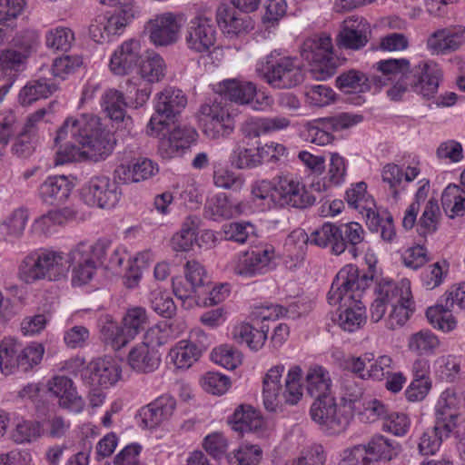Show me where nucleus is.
I'll use <instances>...</instances> for the list:
<instances>
[{"label":"nucleus","mask_w":465,"mask_h":465,"mask_svg":"<svg viewBox=\"0 0 465 465\" xmlns=\"http://www.w3.org/2000/svg\"><path fill=\"white\" fill-rule=\"evenodd\" d=\"M54 143L58 146L54 163L62 165L84 157L94 162L104 160L112 153L115 141L99 117L83 114L64 120Z\"/></svg>","instance_id":"nucleus-1"},{"label":"nucleus","mask_w":465,"mask_h":465,"mask_svg":"<svg viewBox=\"0 0 465 465\" xmlns=\"http://www.w3.org/2000/svg\"><path fill=\"white\" fill-rule=\"evenodd\" d=\"M366 283L358 268L348 264L339 271L328 292L329 303L340 306L338 325L346 331H355L366 322V309L361 302Z\"/></svg>","instance_id":"nucleus-2"},{"label":"nucleus","mask_w":465,"mask_h":465,"mask_svg":"<svg viewBox=\"0 0 465 465\" xmlns=\"http://www.w3.org/2000/svg\"><path fill=\"white\" fill-rule=\"evenodd\" d=\"M284 371L285 366L278 363L268 369L262 377V401L268 411L282 412L286 406L297 405L302 399V368L299 365L290 367L282 384Z\"/></svg>","instance_id":"nucleus-3"},{"label":"nucleus","mask_w":465,"mask_h":465,"mask_svg":"<svg viewBox=\"0 0 465 465\" xmlns=\"http://www.w3.org/2000/svg\"><path fill=\"white\" fill-rule=\"evenodd\" d=\"M70 270V252L40 248L28 253L18 267V278L26 284L65 279Z\"/></svg>","instance_id":"nucleus-4"},{"label":"nucleus","mask_w":465,"mask_h":465,"mask_svg":"<svg viewBox=\"0 0 465 465\" xmlns=\"http://www.w3.org/2000/svg\"><path fill=\"white\" fill-rule=\"evenodd\" d=\"M44 353L45 347L41 343L32 341L23 346L15 337H4L0 341V371L6 376L30 371L40 364Z\"/></svg>","instance_id":"nucleus-5"},{"label":"nucleus","mask_w":465,"mask_h":465,"mask_svg":"<svg viewBox=\"0 0 465 465\" xmlns=\"http://www.w3.org/2000/svg\"><path fill=\"white\" fill-rule=\"evenodd\" d=\"M364 182L353 184L346 191V201L350 207L357 210L366 220L372 232H392V216L385 210H378L373 198L367 194Z\"/></svg>","instance_id":"nucleus-6"},{"label":"nucleus","mask_w":465,"mask_h":465,"mask_svg":"<svg viewBox=\"0 0 465 465\" xmlns=\"http://www.w3.org/2000/svg\"><path fill=\"white\" fill-rule=\"evenodd\" d=\"M361 121V115L350 113L317 118L303 124L302 135L308 143L325 146L334 141V132L349 129Z\"/></svg>","instance_id":"nucleus-7"},{"label":"nucleus","mask_w":465,"mask_h":465,"mask_svg":"<svg viewBox=\"0 0 465 465\" xmlns=\"http://www.w3.org/2000/svg\"><path fill=\"white\" fill-rule=\"evenodd\" d=\"M312 420L330 434L340 433L349 425L353 407L350 404H337L333 396L316 399L311 406Z\"/></svg>","instance_id":"nucleus-8"},{"label":"nucleus","mask_w":465,"mask_h":465,"mask_svg":"<svg viewBox=\"0 0 465 465\" xmlns=\"http://www.w3.org/2000/svg\"><path fill=\"white\" fill-rule=\"evenodd\" d=\"M301 55L312 64V72L317 79L325 80L334 74L336 63L329 35L322 34L306 39L301 46Z\"/></svg>","instance_id":"nucleus-9"},{"label":"nucleus","mask_w":465,"mask_h":465,"mask_svg":"<svg viewBox=\"0 0 465 465\" xmlns=\"http://www.w3.org/2000/svg\"><path fill=\"white\" fill-rule=\"evenodd\" d=\"M186 104L187 98L182 90L164 88L155 96V114L147 124L146 133L151 136H159L165 129L167 121L181 114Z\"/></svg>","instance_id":"nucleus-10"},{"label":"nucleus","mask_w":465,"mask_h":465,"mask_svg":"<svg viewBox=\"0 0 465 465\" xmlns=\"http://www.w3.org/2000/svg\"><path fill=\"white\" fill-rule=\"evenodd\" d=\"M277 255L272 246L262 249L242 252L229 262L228 269L242 278L264 275L276 267Z\"/></svg>","instance_id":"nucleus-11"},{"label":"nucleus","mask_w":465,"mask_h":465,"mask_svg":"<svg viewBox=\"0 0 465 465\" xmlns=\"http://www.w3.org/2000/svg\"><path fill=\"white\" fill-rule=\"evenodd\" d=\"M465 309V283L451 286L441 297L440 302L430 306L426 311L429 322L435 328L444 332L454 330L457 322L450 311L454 306Z\"/></svg>","instance_id":"nucleus-12"},{"label":"nucleus","mask_w":465,"mask_h":465,"mask_svg":"<svg viewBox=\"0 0 465 465\" xmlns=\"http://www.w3.org/2000/svg\"><path fill=\"white\" fill-rule=\"evenodd\" d=\"M264 78L275 88H292L303 81L302 66L296 58H277L273 53L267 56Z\"/></svg>","instance_id":"nucleus-13"},{"label":"nucleus","mask_w":465,"mask_h":465,"mask_svg":"<svg viewBox=\"0 0 465 465\" xmlns=\"http://www.w3.org/2000/svg\"><path fill=\"white\" fill-rule=\"evenodd\" d=\"M316 199L309 193L299 178L291 173L274 177V202L281 207L305 208Z\"/></svg>","instance_id":"nucleus-14"},{"label":"nucleus","mask_w":465,"mask_h":465,"mask_svg":"<svg viewBox=\"0 0 465 465\" xmlns=\"http://www.w3.org/2000/svg\"><path fill=\"white\" fill-rule=\"evenodd\" d=\"M184 21L182 13L164 12L154 15L147 23L150 41L155 46H169L176 44L181 36Z\"/></svg>","instance_id":"nucleus-15"},{"label":"nucleus","mask_w":465,"mask_h":465,"mask_svg":"<svg viewBox=\"0 0 465 465\" xmlns=\"http://www.w3.org/2000/svg\"><path fill=\"white\" fill-rule=\"evenodd\" d=\"M80 196L88 206L110 209L117 204L121 193L114 181L107 176H96L82 187Z\"/></svg>","instance_id":"nucleus-16"},{"label":"nucleus","mask_w":465,"mask_h":465,"mask_svg":"<svg viewBox=\"0 0 465 465\" xmlns=\"http://www.w3.org/2000/svg\"><path fill=\"white\" fill-rule=\"evenodd\" d=\"M216 92L224 98L241 105H251L255 111H262L270 105V98L257 97V89L253 83L239 79H225L216 88Z\"/></svg>","instance_id":"nucleus-17"},{"label":"nucleus","mask_w":465,"mask_h":465,"mask_svg":"<svg viewBox=\"0 0 465 465\" xmlns=\"http://www.w3.org/2000/svg\"><path fill=\"white\" fill-rule=\"evenodd\" d=\"M463 401L464 392L454 388H448L440 393L435 406V416L437 424L443 426L446 434L462 427Z\"/></svg>","instance_id":"nucleus-18"},{"label":"nucleus","mask_w":465,"mask_h":465,"mask_svg":"<svg viewBox=\"0 0 465 465\" xmlns=\"http://www.w3.org/2000/svg\"><path fill=\"white\" fill-rule=\"evenodd\" d=\"M200 122L204 134L210 139L229 136L234 130V121L222 103L215 99L200 109Z\"/></svg>","instance_id":"nucleus-19"},{"label":"nucleus","mask_w":465,"mask_h":465,"mask_svg":"<svg viewBox=\"0 0 465 465\" xmlns=\"http://www.w3.org/2000/svg\"><path fill=\"white\" fill-rule=\"evenodd\" d=\"M216 35L213 20L205 15H197L187 25L184 41L191 51L197 54L208 53L216 42Z\"/></svg>","instance_id":"nucleus-20"},{"label":"nucleus","mask_w":465,"mask_h":465,"mask_svg":"<svg viewBox=\"0 0 465 465\" xmlns=\"http://www.w3.org/2000/svg\"><path fill=\"white\" fill-rule=\"evenodd\" d=\"M296 242L301 244L294 254L295 262L289 265L290 269L297 267L302 262L305 245L311 244L321 248L331 247V252L335 254L342 253L347 247L343 234H289L286 241L288 251L291 252Z\"/></svg>","instance_id":"nucleus-21"},{"label":"nucleus","mask_w":465,"mask_h":465,"mask_svg":"<svg viewBox=\"0 0 465 465\" xmlns=\"http://www.w3.org/2000/svg\"><path fill=\"white\" fill-rule=\"evenodd\" d=\"M441 69L433 61H420L411 72L408 88L424 98L433 97L438 91Z\"/></svg>","instance_id":"nucleus-22"},{"label":"nucleus","mask_w":465,"mask_h":465,"mask_svg":"<svg viewBox=\"0 0 465 465\" xmlns=\"http://www.w3.org/2000/svg\"><path fill=\"white\" fill-rule=\"evenodd\" d=\"M384 78L383 84L388 81H396V84L388 90V95L392 100H399L408 90L410 78V61L405 58L386 59L377 62L374 65Z\"/></svg>","instance_id":"nucleus-23"},{"label":"nucleus","mask_w":465,"mask_h":465,"mask_svg":"<svg viewBox=\"0 0 465 465\" xmlns=\"http://www.w3.org/2000/svg\"><path fill=\"white\" fill-rule=\"evenodd\" d=\"M175 400L168 395L159 396L153 401L140 409L136 420L143 429L152 430L167 421L173 414Z\"/></svg>","instance_id":"nucleus-24"},{"label":"nucleus","mask_w":465,"mask_h":465,"mask_svg":"<svg viewBox=\"0 0 465 465\" xmlns=\"http://www.w3.org/2000/svg\"><path fill=\"white\" fill-rule=\"evenodd\" d=\"M415 311L411 282L401 279L399 282V290L392 298V306L386 320L388 328L394 330L403 326Z\"/></svg>","instance_id":"nucleus-25"},{"label":"nucleus","mask_w":465,"mask_h":465,"mask_svg":"<svg viewBox=\"0 0 465 465\" xmlns=\"http://www.w3.org/2000/svg\"><path fill=\"white\" fill-rule=\"evenodd\" d=\"M84 376L94 386L111 387L122 377L121 363L113 357L95 359L89 362Z\"/></svg>","instance_id":"nucleus-26"},{"label":"nucleus","mask_w":465,"mask_h":465,"mask_svg":"<svg viewBox=\"0 0 465 465\" xmlns=\"http://www.w3.org/2000/svg\"><path fill=\"white\" fill-rule=\"evenodd\" d=\"M142 58V45L139 40L129 39L113 53L109 67L117 75L130 74Z\"/></svg>","instance_id":"nucleus-27"},{"label":"nucleus","mask_w":465,"mask_h":465,"mask_svg":"<svg viewBox=\"0 0 465 465\" xmlns=\"http://www.w3.org/2000/svg\"><path fill=\"white\" fill-rule=\"evenodd\" d=\"M48 391L58 400L59 405L72 412L84 410V401L78 395L74 382L65 376H55L47 383Z\"/></svg>","instance_id":"nucleus-28"},{"label":"nucleus","mask_w":465,"mask_h":465,"mask_svg":"<svg viewBox=\"0 0 465 465\" xmlns=\"http://www.w3.org/2000/svg\"><path fill=\"white\" fill-rule=\"evenodd\" d=\"M369 25L363 18H350L343 22L336 42L340 48L360 50L369 41Z\"/></svg>","instance_id":"nucleus-29"},{"label":"nucleus","mask_w":465,"mask_h":465,"mask_svg":"<svg viewBox=\"0 0 465 465\" xmlns=\"http://www.w3.org/2000/svg\"><path fill=\"white\" fill-rule=\"evenodd\" d=\"M216 21L223 33L229 36H235L252 29L251 18L240 14L236 8L227 5H221L216 11Z\"/></svg>","instance_id":"nucleus-30"},{"label":"nucleus","mask_w":465,"mask_h":465,"mask_svg":"<svg viewBox=\"0 0 465 465\" xmlns=\"http://www.w3.org/2000/svg\"><path fill=\"white\" fill-rule=\"evenodd\" d=\"M101 105L106 115L116 124H121L128 134L131 133L134 122L126 115V103L123 93L115 89H108L102 95Z\"/></svg>","instance_id":"nucleus-31"},{"label":"nucleus","mask_w":465,"mask_h":465,"mask_svg":"<svg viewBox=\"0 0 465 465\" xmlns=\"http://www.w3.org/2000/svg\"><path fill=\"white\" fill-rule=\"evenodd\" d=\"M88 248L76 246L70 252V265L73 264L72 283L82 286L94 276L98 264L88 256Z\"/></svg>","instance_id":"nucleus-32"},{"label":"nucleus","mask_w":465,"mask_h":465,"mask_svg":"<svg viewBox=\"0 0 465 465\" xmlns=\"http://www.w3.org/2000/svg\"><path fill=\"white\" fill-rule=\"evenodd\" d=\"M73 188L64 175L47 177L39 187L40 198L50 205H59L66 201Z\"/></svg>","instance_id":"nucleus-33"},{"label":"nucleus","mask_w":465,"mask_h":465,"mask_svg":"<svg viewBox=\"0 0 465 465\" xmlns=\"http://www.w3.org/2000/svg\"><path fill=\"white\" fill-rule=\"evenodd\" d=\"M158 166L152 160L139 158L131 164H121L115 171V177L124 183H139L153 176Z\"/></svg>","instance_id":"nucleus-34"},{"label":"nucleus","mask_w":465,"mask_h":465,"mask_svg":"<svg viewBox=\"0 0 465 465\" xmlns=\"http://www.w3.org/2000/svg\"><path fill=\"white\" fill-rule=\"evenodd\" d=\"M269 328L267 326L255 327L247 322H237L232 326L231 338L240 344H246L252 351L261 350L266 340Z\"/></svg>","instance_id":"nucleus-35"},{"label":"nucleus","mask_w":465,"mask_h":465,"mask_svg":"<svg viewBox=\"0 0 465 465\" xmlns=\"http://www.w3.org/2000/svg\"><path fill=\"white\" fill-rule=\"evenodd\" d=\"M58 90V84L54 79L40 77L29 81L18 94V102L23 106L31 105L39 99H45Z\"/></svg>","instance_id":"nucleus-36"},{"label":"nucleus","mask_w":465,"mask_h":465,"mask_svg":"<svg viewBox=\"0 0 465 465\" xmlns=\"http://www.w3.org/2000/svg\"><path fill=\"white\" fill-rule=\"evenodd\" d=\"M305 388L308 394L320 399L331 395V379L329 371L321 365H312L305 373Z\"/></svg>","instance_id":"nucleus-37"},{"label":"nucleus","mask_w":465,"mask_h":465,"mask_svg":"<svg viewBox=\"0 0 465 465\" xmlns=\"http://www.w3.org/2000/svg\"><path fill=\"white\" fill-rule=\"evenodd\" d=\"M160 362L158 351L147 346V343L136 345L128 354L129 365L138 372H152L158 368Z\"/></svg>","instance_id":"nucleus-38"},{"label":"nucleus","mask_w":465,"mask_h":465,"mask_svg":"<svg viewBox=\"0 0 465 465\" xmlns=\"http://www.w3.org/2000/svg\"><path fill=\"white\" fill-rule=\"evenodd\" d=\"M364 446L368 462L379 460H391L401 451V445L385 436L375 435Z\"/></svg>","instance_id":"nucleus-39"},{"label":"nucleus","mask_w":465,"mask_h":465,"mask_svg":"<svg viewBox=\"0 0 465 465\" xmlns=\"http://www.w3.org/2000/svg\"><path fill=\"white\" fill-rule=\"evenodd\" d=\"M233 430L240 433L256 432L263 426L261 414L250 405L239 406L229 420Z\"/></svg>","instance_id":"nucleus-40"},{"label":"nucleus","mask_w":465,"mask_h":465,"mask_svg":"<svg viewBox=\"0 0 465 465\" xmlns=\"http://www.w3.org/2000/svg\"><path fill=\"white\" fill-rule=\"evenodd\" d=\"M201 349L189 340L177 341L169 351L168 358L175 368L187 370L201 357Z\"/></svg>","instance_id":"nucleus-41"},{"label":"nucleus","mask_w":465,"mask_h":465,"mask_svg":"<svg viewBox=\"0 0 465 465\" xmlns=\"http://www.w3.org/2000/svg\"><path fill=\"white\" fill-rule=\"evenodd\" d=\"M399 290V282L390 280H381L376 288L377 297L371 306V319L374 322H380L387 308L392 306V298Z\"/></svg>","instance_id":"nucleus-42"},{"label":"nucleus","mask_w":465,"mask_h":465,"mask_svg":"<svg viewBox=\"0 0 465 465\" xmlns=\"http://www.w3.org/2000/svg\"><path fill=\"white\" fill-rule=\"evenodd\" d=\"M408 349L418 355H432L440 346L439 337L430 330H420L408 339Z\"/></svg>","instance_id":"nucleus-43"},{"label":"nucleus","mask_w":465,"mask_h":465,"mask_svg":"<svg viewBox=\"0 0 465 465\" xmlns=\"http://www.w3.org/2000/svg\"><path fill=\"white\" fill-rule=\"evenodd\" d=\"M42 425L38 421L17 419L9 432V439L15 444L31 443L40 438Z\"/></svg>","instance_id":"nucleus-44"},{"label":"nucleus","mask_w":465,"mask_h":465,"mask_svg":"<svg viewBox=\"0 0 465 465\" xmlns=\"http://www.w3.org/2000/svg\"><path fill=\"white\" fill-rule=\"evenodd\" d=\"M336 86L344 93H365L370 90V80L365 73L351 69L336 78Z\"/></svg>","instance_id":"nucleus-45"},{"label":"nucleus","mask_w":465,"mask_h":465,"mask_svg":"<svg viewBox=\"0 0 465 465\" xmlns=\"http://www.w3.org/2000/svg\"><path fill=\"white\" fill-rule=\"evenodd\" d=\"M441 203L450 217L465 214V191L459 185H448L441 195Z\"/></svg>","instance_id":"nucleus-46"},{"label":"nucleus","mask_w":465,"mask_h":465,"mask_svg":"<svg viewBox=\"0 0 465 465\" xmlns=\"http://www.w3.org/2000/svg\"><path fill=\"white\" fill-rule=\"evenodd\" d=\"M134 18V12L130 6H124L115 9L114 12H107L101 15V20L105 24L104 28L109 38L115 35H120L127 24Z\"/></svg>","instance_id":"nucleus-47"},{"label":"nucleus","mask_w":465,"mask_h":465,"mask_svg":"<svg viewBox=\"0 0 465 465\" xmlns=\"http://www.w3.org/2000/svg\"><path fill=\"white\" fill-rule=\"evenodd\" d=\"M450 434H446L443 426H440L435 421V425L426 429L420 437L418 444L420 453L422 455H434L440 450L443 440L449 438Z\"/></svg>","instance_id":"nucleus-48"},{"label":"nucleus","mask_w":465,"mask_h":465,"mask_svg":"<svg viewBox=\"0 0 465 465\" xmlns=\"http://www.w3.org/2000/svg\"><path fill=\"white\" fill-rule=\"evenodd\" d=\"M166 64L163 58L156 54H149L139 67V74L148 83H157L163 80L166 74Z\"/></svg>","instance_id":"nucleus-49"},{"label":"nucleus","mask_w":465,"mask_h":465,"mask_svg":"<svg viewBox=\"0 0 465 465\" xmlns=\"http://www.w3.org/2000/svg\"><path fill=\"white\" fill-rule=\"evenodd\" d=\"M74 41V33L67 26H56L45 32V44L54 51H68Z\"/></svg>","instance_id":"nucleus-50"},{"label":"nucleus","mask_w":465,"mask_h":465,"mask_svg":"<svg viewBox=\"0 0 465 465\" xmlns=\"http://www.w3.org/2000/svg\"><path fill=\"white\" fill-rule=\"evenodd\" d=\"M101 336L104 342L112 347L114 351L127 345L134 340L125 327L118 325L112 321L107 322L101 329Z\"/></svg>","instance_id":"nucleus-51"},{"label":"nucleus","mask_w":465,"mask_h":465,"mask_svg":"<svg viewBox=\"0 0 465 465\" xmlns=\"http://www.w3.org/2000/svg\"><path fill=\"white\" fill-rule=\"evenodd\" d=\"M240 212V205L233 206L225 193L215 194L205 203V213L213 220L231 218L234 213Z\"/></svg>","instance_id":"nucleus-52"},{"label":"nucleus","mask_w":465,"mask_h":465,"mask_svg":"<svg viewBox=\"0 0 465 465\" xmlns=\"http://www.w3.org/2000/svg\"><path fill=\"white\" fill-rule=\"evenodd\" d=\"M261 148L237 146L232 153L231 163L237 169L253 168L262 163Z\"/></svg>","instance_id":"nucleus-53"},{"label":"nucleus","mask_w":465,"mask_h":465,"mask_svg":"<svg viewBox=\"0 0 465 465\" xmlns=\"http://www.w3.org/2000/svg\"><path fill=\"white\" fill-rule=\"evenodd\" d=\"M346 176L345 159L337 153H331L328 171L323 178V190L341 184Z\"/></svg>","instance_id":"nucleus-54"},{"label":"nucleus","mask_w":465,"mask_h":465,"mask_svg":"<svg viewBox=\"0 0 465 465\" xmlns=\"http://www.w3.org/2000/svg\"><path fill=\"white\" fill-rule=\"evenodd\" d=\"M262 451L258 445H242L227 456L229 465H257Z\"/></svg>","instance_id":"nucleus-55"},{"label":"nucleus","mask_w":465,"mask_h":465,"mask_svg":"<svg viewBox=\"0 0 465 465\" xmlns=\"http://www.w3.org/2000/svg\"><path fill=\"white\" fill-rule=\"evenodd\" d=\"M184 276L187 283L192 284L201 296L206 292L209 282L207 272L203 264L196 261H189L184 266Z\"/></svg>","instance_id":"nucleus-56"},{"label":"nucleus","mask_w":465,"mask_h":465,"mask_svg":"<svg viewBox=\"0 0 465 465\" xmlns=\"http://www.w3.org/2000/svg\"><path fill=\"white\" fill-rule=\"evenodd\" d=\"M212 361L222 367L233 370L242 363L241 352L228 344L214 348L211 352Z\"/></svg>","instance_id":"nucleus-57"},{"label":"nucleus","mask_w":465,"mask_h":465,"mask_svg":"<svg viewBox=\"0 0 465 465\" xmlns=\"http://www.w3.org/2000/svg\"><path fill=\"white\" fill-rule=\"evenodd\" d=\"M173 291L185 309H191L196 304H201L202 296L192 284L186 282L185 278H174L173 280Z\"/></svg>","instance_id":"nucleus-58"},{"label":"nucleus","mask_w":465,"mask_h":465,"mask_svg":"<svg viewBox=\"0 0 465 465\" xmlns=\"http://www.w3.org/2000/svg\"><path fill=\"white\" fill-rule=\"evenodd\" d=\"M335 92L324 84L310 85L305 89V101L310 106H327L335 101Z\"/></svg>","instance_id":"nucleus-59"},{"label":"nucleus","mask_w":465,"mask_h":465,"mask_svg":"<svg viewBox=\"0 0 465 465\" xmlns=\"http://www.w3.org/2000/svg\"><path fill=\"white\" fill-rule=\"evenodd\" d=\"M202 388L213 395H223L228 391L232 382L228 376L218 371H208L200 380Z\"/></svg>","instance_id":"nucleus-60"},{"label":"nucleus","mask_w":465,"mask_h":465,"mask_svg":"<svg viewBox=\"0 0 465 465\" xmlns=\"http://www.w3.org/2000/svg\"><path fill=\"white\" fill-rule=\"evenodd\" d=\"M448 271L449 265L445 261L429 265L420 275L422 286L427 290L439 287L443 282Z\"/></svg>","instance_id":"nucleus-61"},{"label":"nucleus","mask_w":465,"mask_h":465,"mask_svg":"<svg viewBox=\"0 0 465 465\" xmlns=\"http://www.w3.org/2000/svg\"><path fill=\"white\" fill-rule=\"evenodd\" d=\"M149 301L152 309L159 315L170 318L173 315L176 306L166 291L154 289L151 292Z\"/></svg>","instance_id":"nucleus-62"},{"label":"nucleus","mask_w":465,"mask_h":465,"mask_svg":"<svg viewBox=\"0 0 465 465\" xmlns=\"http://www.w3.org/2000/svg\"><path fill=\"white\" fill-rule=\"evenodd\" d=\"M22 127L15 114L12 110L0 112V145L7 146L9 141L14 138Z\"/></svg>","instance_id":"nucleus-63"},{"label":"nucleus","mask_w":465,"mask_h":465,"mask_svg":"<svg viewBox=\"0 0 465 465\" xmlns=\"http://www.w3.org/2000/svg\"><path fill=\"white\" fill-rule=\"evenodd\" d=\"M435 373L441 379L452 381L460 371V361L451 355L440 356L434 362Z\"/></svg>","instance_id":"nucleus-64"}]
</instances>
